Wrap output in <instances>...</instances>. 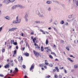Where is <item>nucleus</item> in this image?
Returning a JSON list of instances; mask_svg holds the SVG:
<instances>
[{
    "mask_svg": "<svg viewBox=\"0 0 78 78\" xmlns=\"http://www.w3.org/2000/svg\"><path fill=\"white\" fill-rule=\"evenodd\" d=\"M31 34H34V32H31Z\"/></svg>",
    "mask_w": 78,
    "mask_h": 78,
    "instance_id": "6e6d98bb",
    "label": "nucleus"
},
{
    "mask_svg": "<svg viewBox=\"0 0 78 78\" xmlns=\"http://www.w3.org/2000/svg\"><path fill=\"white\" fill-rule=\"evenodd\" d=\"M22 61H23V57H22V56H21L20 58V61L22 62Z\"/></svg>",
    "mask_w": 78,
    "mask_h": 78,
    "instance_id": "bb28decb",
    "label": "nucleus"
},
{
    "mask_svg": "<svg viewBox=\"0 0 78 78\" xmlns=\"http://www.w3.org/2000/svg\"><path fill=\"white\" fill-rule=\"evenodd\" d=\"M27 17H28V15H26L24 17V18H25V19H26V18H27Z\"/></svg>",
    "mask_w": 78,
    "mask_h": 78,
    "instance_id": "4c0bfd02",
    "label": "nucleus"
},
{
    "mask_svg": "<svg viewBox=\"0 0 78 78\" xmlns=\"http://www.w3.org/2000/svg\"><path fill=\"white\" fill-rule=\"evenodd\" d=\"M12 70H10V73H12Z\"/></svg>",
    "mask_w": 78,
    "mask_h": 78,
    "instance_id": "052dcab7",
    "label": "nucleus"
},
{
    "mask_svg": "<svg viewBox=\"0 0 78 78\" xmlns=\"http://www.w3.org/2000/svg\"><path fill=\"white\" fill-rule=\"evenodd\" d=\"M16 21H14L13 23H19L21 22V19H19V16H17L16 18Z\"/></svg>",
    "mask_w": 78,
    "mask_h": 78,
    "instance_id": "f257e3e1",
    "label": "nucleus"
},
{
    "mask_svg": "<svg viewBox=\"0 0 78 78\" xmlns=\"http://www.w3.org/2000/svg\"><path fill=\"white\" fill-rule=\"evenodd\" d=\"M14 61L16 62V63H17V61L16 59L14 60Z\"/></svg>",
    "mask_w": 78,
    "mask_h": 78,
    "instance_id": "09e8293b",
    "label": "nucleus"
},
{
    "mask_svg": "<svg viewBox=\"0 0 78 78\" xmlns=\"http://www.w3.org/2000/svg\"><path fill=\"white\" fill-rule=\"evenodd\" d=\"M17 27H13L11 28H10L9 29V31H15V30H17Z\"/></svg>",
    "mask_w": 78,
    "mask_h": 78,
    "instance_id": "20e7f679",
    "label": "nucleus"
},
{
    "mask_svg": "<svg viewBox=\"0 0 78 78\" xmlns=\"http://www.w3.org/2000/svg\"><path fill=\"white\" fill-rule=\"evenodd\" d=\"M48 47H47L44 48V49H45V50L48 49Z\"/></svg>",
    "mask_w": 78,
    "mask_h": 78,
    "instance_id": "de8ad7c7",
    "label": "nucleus"
},
{
    "mask_svg": "<svg viewBox=\"0 0 78 78\" xmlns=\"http://www.w3.org/2000/svg\"><path fill=\"white\" fill-rule=\"evenodd\" d=\"M34 69V64L33 63L31 66L30 68V70L31 71V70H32Z\"/></svg>",
    "mask_w": 78,
    "mask_h": 78,
    "instance_id": "423d86ee",
    "label": "nucleus"
},
{
    "mask_svg": "<svg viewBox=\"0 0 78 78\" xmlns=\"http://www.w3.org/2000/svg\"><path fill=\"white\" fill-rule=\"evenodd\" d=\"M23 41L22 40L20 42V44H23Z\"/></svg>",
    "mask_w": 78,
    "mask_h": 78,
    "instance_id": "7c9ffc66",
    "label": "nucleus"
},
{
    "mask_svg": "<svg viewBox=\"0 0 78 78\" xmlns=\"http://www.w3.org/2000/svg\"><path fill=\"white\" fill-rule=\"evenodd\" d=\"M46 51L47 52H49V51H51V49H49L47 50Z\"/></svg>",
    "mask_w": 78,
    "mask_h": 78,
    "instance_id": "a878e982",
    "label": "nucleus"
},
{
    "mask_svg": "<svg viewBox=\"0 0 78 78\" xmlns=\"http://www.w3.org/2000/svg\"><path fill=\"white\" fill-rule=\"evenodd\" d=\"M45 65H46V66H48L49 64V63H48L47 62H45Z\"/></svg>",
    "mask_w": 78,
    "mask_h": 78,
    "instance_id": "473e14b6",
    "label": "nucleus"
},
{
    "mask_svg": "<svg viewBox=\"0 0 78 78\" xmlns=\"http://www.w3.org/2000/svg\"><path fill=\"white\" fill-rule=\"evenodd\" d=\"M60 42H61L62 43H64V41L62 40H61L60 41Z\"/></svg>",
    "mask_w": 78,
    "mask_h": 78,
    "instance_id": "37998d69",
    "label": "nucleus"
},
{
    "mask_svg": "<svg viewBox=\"0 0 78 78\" xmlns=\"http://www.w3.org/2000/svg\"><path fill=\"white\" fill-rule=\"evenodd\" d=\"M25 47H24L23 48H22V51H24V50H25Z\"/></svg>",
    "mask_w": 78,
    "mask_h": 78,
    "instance_id": "f704fd0d",
    "label": "nucleus"
},
{
    "mask_svg": "<svg viewBox=\"0 0 78 78\" xmlns=\"http://www.w3.org/2000/svg\"><path fill=\"white\" fill-rule=\"evenodd\" d=\"M28 19L27 18H26V21L28 22Z\"/></svg>",
    "mask_w": 78,
    "mask_h": 78,
    "instance_id": "864d4df0",
    "label": "nucleus"
},
{
    "mask_svg": "<svg viewBox=\"0 0 78 78\" xmlns=\"http://www.w3.org/2000/svg\"><path fill=\"white\" fill-rule=\"evenodd\" d=\"M10 42H11V44H12V42H13L12 40H11Z\"/></svg>",
    "mask_w": 78,
    "mask_h": 78,
    "instance_id": "5fc2aeb1",
    "label": "nucleus"
},
{
    "mask_svg": "<svg viewBox=\"0 0 78 78\" xmlns=\"http://www.w3.org/2000/svg\"><path fill=\"white\" fill-rule=\"evenodd\" d=\"M64 71L65 73H67V70H66L65 69H64Z\"/></svg>",
    "mask_w": 78,
    "mask_h": 78,
    "instance_id": "58836bf2",
    "label": "nucleus"
},
{
    "mask_svg": "<svg viewBox=\"0 0 78 78\" xmlns=\"http://www.w3.org/2000/svg\"><path fill=\"white\" fill-rule=\"evenodd\" d=\"M22 36H23V34L22 33L21 34Z\"/></svg>",
    "mask_w": 78,
    "mask_h": 78,
    "instance_id": "774afa93",
    "label": "nucleus"
},
{
    "mask_svg": "<svg viewBox=\"0 0 78 78\" xmlns=\"http://www.w3.org/2000/svg\"><path fill=\"white\" fill-rule=\"evenodd\" d=\"M50 77V76L49 75V76H46V77L47 78H49Z\"/></svg>",
    "mask_w": 78,
    "mask_h": 78,
    "instance_id": "c03bdc74",
    "label": "nucleus"
},
{
    "mask_svg": "<svg viewBox=\"0 0 78 78\" xmlns=\"http://www.w3.org/2000/svg\"><path fill=\"white\" fill-rule=\"evenodd\" d=\"M55 69H56L57 70V72H59V69H58V67H55Z\"/></svg>",
    "mask_w": 78,
    "mask_h": 78,
    "instance_id": "4468645a",
    "label": "nucleus"
},
{
    "mask_svg": "<svg viewBox=\"0 0 78 78\" xmlns=\"http://www.w3.org/2000/svg\"><path fill=\"white\" fill-rule=\"evenodd\" d=\"M51 55H55V57H56V54H55V52H52L51 53Z\"/></svg>",
    "mask_w": 78,
    "mask_h": 78,
    "instance_id": "f3484780",
    "label": "nucleus"
},
{
    "mask_svg": "<svg viewBox=\"0 0 78 78\" xmlns=\"http://www.w3.org/2000/svg\"><path fill=\"white\" fill-rule=\"evenodd\" d=\"M36 23H41V21H36Z\"/></svg>",
    "mask_w": 78,
    "mask_h": 78,
    "instance_id": "c85d7f7f",
    "label": "nucleus"
},
{
    "mask_svg": "<svg viewBox=\"0 0 78 78\" xmlns=\"http://www.w3.org/2000/svg\"><path fill=\"white\" fill-rule=\"evenodd\" d=\"M23 69H25L26 68V66L25 65H23Z\"/></svg>",
    "mask_w": 78,
    "mask_h": 78,
    "instance_id": "72a5a7b5",
    "label": "nucleus"
},
{
    "mask_svg": "<svg viewBox=\"0 0 78 78\" xmlns=\"http://www.w3.org/2000/svg\"><path fill=\"white\" fill-rule=\"evenodd\" d=\"M78 65H75L74 66V68H78Z\"/></svg>",
    "mask_w": 78,
    "mask_h": 78,
    "instance_id": "393cba45",
    "label": "nucleus"
},
{
    "mask_svg": "<svg viewBox=\"0 0 78 78\" xmlns=\"http://www.w3.org/2000/svg\"><path fill=\"white\" fill-rule=\"evenodd\" d=\"M5 18L7 20H10V17L8 16H6Z\"/></svg>",
    "mask_w": 78,
    "mask_h": 78,
    "instance_id": "ddd939ff",
    "label": "nucleus"
},
{
    "mask_svg": "<svg viewBox=\"0 0 78 78\" xmlns=\"http://www.w3.org/2000/svg\"><path fill=\"white\" fill-rule=\"evenodd\" d=\"M24 56H29V53H24Z\"/></svg>",
    "mask_w": 78,
    "mask_h": 78,
    "instance_id": "9b49d317",
    "label": "nucleus"
},
{
    "mask_svg": "<svg viewBox=\"0 0 78 78\" xmlns=\"http://www.w3.org/2000/svg\"><path fill=\"white\" fill-rule=\"evenodd\" d=\"M44 50V47L42 46H41V51H43Z\"/></svg>",
    "mask_w": 78,
    "mask_h": 78,
    "instance_id": "dca6fc26",
    "label": "nucleus"
},
{
    "mask_svg": "<svg viewBox=\"0 0 78 78\" xmlns=\"http://www.w3.org/2000/svg\"><path fill=\"white\" fill-rule=\"evenodd\" d=\"M13 44L15 45H17V42H15L13 43Z\"/></svg>",
    "mask_w": 78,
    "mask_h": 78,
    "instance_id": "cd10ccee",
    "label": "nucleus"
},
{
    "mask_svg": "<svg viewBox=\"0 0 78 78\" xmlns=\"http://www.w3.org/2000/svg\"><path fill=\"white\" fill-rule=\"evenodd\" d=\"M4 68H5V69H7V68H9V64H6L4 66Z\"/></svg>",
    "mask_w": 78,
    "mask_h": 78,
    "instance_id": "1a4fd4ad",
    "label": "nucleus"
},
{
    "mask_svg": "<svg viewBox=\"0 0 78 78\" xmlns=\"http://www.w3.org/2000/svg\"><path fill=\"white\" fill-rule=\"evenodd\" d=\"M0 76H1V77H3L4 76L2 74H0Z\"/></svg>",
    "mask_w": 78,
    "mask_h": 78,
    "instance_id": "79ce46f5",
    "label": "nucleus"
},
{
    "mask_svg": "<svg viewBox=\"0 0 78 78\" xmlns=\"http://www.w3.org/2000/svg\"><path fill=\"white\" fill-rule=\"evenodd\" d=\"M49 67H52L53 66V64L51 63L49 64Z\"/></svg>",
    "mask_w": 78,
    "mask_h": 78,
    "instance_id": "5701e85b",
    "label": "nucleus"
},
{
    "mask_svg": "<svg viewBox=\"0 0 78 78\" xmlns=\"http://www.w3.org/2000/svg\"><path fill=\"white\" fill-rule=\"evenodd\" d=\"M68 59L69 60V61H70V62H73V60H72L70 58H68Z\"/></svg>",
    "mask_w": 78,
    "mask_h": 78,
    "instance_id": "2eb2a0df",
    "label": "nucleus"
},
{
    "mask_svg": "<svg viewBox=\"0 0 78 78\" xmlns=\"http://www.w3.org/2000/svg\"><path fill=\"white\" fill-rule=\"evenodd\" d=\"M39 66L40 67H42L44 66V63L40 64L39 65Z\"/></svg>",
    "mask_w": 78,
    "mask_h": 78,
    "instance_id": "f8f14e48",
    "label": "nucleus"
},
{
    "mask_svg": "<svg viewBox=\"0 0 78 78\" xmlns=\"http://www.w3.org/2000/svg\"><path fill=\"white\" fill-rule=\"evenodd\" d=\"M39 17H44V16H43V15H40V16H39Z\"/></svg>",
    "mask_w": 78,
    "mask_h": 78,
    "instance_id": "ea45409f",
    "label": "nucleus"
},
{
    "mask_svg": "<svg viewBox=\"0 0 78 78\" xmlns=\"http://www.w3.org/2000/svg\"><path fill=\"white\" fill-rule=\"evenodd\" d=\"M48 39H47L46 41V45H48Z\"/></svg>",
    "mask_w": 78,
    "mask_h": 78,
    "instance_id": "6ab92c4d",
    "label": "nucleus"
},
{
    "mask_svg": "<svg viewBox=\"0 0 78 78\" xmlns=\"http://www.w3.org/2000/svg\"><path fill=\"white\" fill-rule=\"evenodd\" d=\"M66 48V50H68V51H69V50H70V49H69V47H67Z\"/></svg>",
    "mask_w": 78,
    "mask_h": 78,
    "instance_id": "c756f323",
    "label": "nucleus"
},
{
    "mask_svg": "<svg viewBox=\"0 0 78 78\" xmlns=\"http://www.w3.org/2000/svg\"><path fill=\"white\" fill-rule=\"evenodd\" d=\"M17 7H20L21 8H22V5H16L12 7V9H16V8H17Z\"/></svg>",
    "mask_w": 78,
    "mask_h": 78,
    "instance_id": "7ed1b4c3",
    "label": "nucleus"
},
{
    "mask_svg": "<svg viewBox=\"0 0 78 78\" xmlns=\"http://www.w3.org/2000/svg\"><path fill=\"white\" fill-rule=\"evenodd\" d=\"M9 2V3H10V2H14V0H8Z\"/></svg>",
    "mask_w": 78,
    "mask_h": 78,
    "instance_id": "412c9836",
    "label": "nucleus"
},
{
    "mask_svg": "<svg viewBox=\"0 0 78 78\" xmlns=\"http://www.w3.org/2000/svg\"><path fill=\"white\" fill-rule=\"evenodd\" d=\"M11 48H12V46H9V48L10 49H11Z\"/></svg>",
    "mask_w": 78,
    "mask_h": 78,
    "instance_id": "bf43d9fd",
    "label": "nucleus"
},
{
    "mask_svg": "<svg viewBox=\"0 0 78 78\" xmlns=\"http://www.w3.org/2000/svg\"><path fill=\"white\" fill-rule=\"evenodd\" d=\"M54 77L56 78H58V75L56 74H55L54 75Z\"/></svg>",
    "mask_w": 78,
    "mask_h": 78,
    "instance_id": "2f4dec72",
    "label": "nucleus"
},
{
    "mask_svg": "<svg viewBox=\"0 0 78 78\" xmlns=\"http://www.w3.org/2000/svg\"><path fill=\"white\" fill-rule=\"evenodd\" d=\"M15 70L13 72V73H14V74H16V72H19V69L17 68L16 67L15 68Z\"/></svg>",
    "mask_w": 78,
    "mask_h": 78,
    "instance_id": "0eeeda50",
    "label": "nucleus"
},
{
    "mask_svg": "<svg viewBox=\"0 0 78 78\" xmlns=\"http://www.w3.org/2000/svg\"><path fill=\"white\" fill-rule=\"evenodd\" d=\"M40 31H41V32H42V33H44V30H40Z\"/></svg>",
    "mask_w": 78,
    "mask_h": 78,
    "instance_id": "8fccbe9b",
    "label": "nucleus"
},
{
    "mask_svg": "<svg viewBox=\"0 0 78 78\" xmlns=\"http://www.w3.org/2000/svg\"><path fill=\"white\" fill-rule=\"evenodd\" d=\"M11 65L12 66H14V62L12 63L11 64Z\"/></svg>",
    "mask_w": 78,
    "mask_h": 78,
    "instance_id": "49530a36",
    "label": "nucleus"
},
{
    "mask_svg": "<svg viewBox=\"0 0 78 78\" xmlns=\"http://www.w3.org/2000/svg\"><path fill=\"white\" fill-rule=\"evenodd\" d=\"M46 3H47V4H51V2L48 1Z\"/></svg>",
    "mask_w": 78,
    "mask_h": 78,
    "instance_id": "a211bd4d",
    "label": "nucleus"
},
{
    "mask_svg": "<svg viewBox=\"0 0 78 78\" xmlns=\"http://www.w3.org/2000/svg\"><path fill=\"white\" fill-rule=\"evenodd\" d=\"M60 69L61 70H62V69H64V67H62L60 68Z\"/></svg>",
    "mask_w": 78,
    "mask_h": 78,
    "instance_id": "13d9d810",
    "label": "nucleus"
},
{
    "mask_svg": "<svg viewBox=\"0 0 78 78\" xmlns=\"http://www.w3.org/2000/svg\"><path fill=\"white\" fill-rule=\"evenodd\" d=\"M2 53H4V52L5 51V49L3 48L2 49Z\"/></svg>",
    "mask_w": 78,
    "mask_h": 78,
    "instance_id": "aec40b11",
    "label": "nucleus"
},
{
    "mask_svg": "<svg viewBox=\"0 0 78 78\" xmlns=\"http://www.w3.org/2000/svg\"><path fill=\"white\" fill-rule=\"evenodd\" d=\"M49 58H51V59H53V56H52V55H50L49 56Z\"/></svg>",
    "mask_w": 78,
    "mask_h": 78,
    "instance_id": "4be33fe9",
    "label": "nucleus"
},
{
    "mask_svg": "<svg viewBox=\"0 0 78 78\" xmlns=\"http://www.w3.org/2000/svg\"><path fill=\"white\" fill-rule=\"evenodd\" d=\"M56 45H55V44H54V48H56Z\"/></svg>",
    "mask_w": 78,
    "mask_h": 78,
    "instance_id": "4d7b16f0",
    "label": "nucleus"
},
{
    "mask_svg": "<svg viewBox=\"0 0 78 78\" xmlns=\"http://www.w3.org/2000/svg\"><path fill=\"white\" fill-rule=\"evenodd\" d=\"M73 2H76V0H73Z\"/></svg>",
    "mask_w": 78,
    "mask_h": 78,
    "instance_id": "680f3d73",
    "label": "nucleus"
},
{
    "mask_svg": "<svg viewBox=\"0 0 78 78\" xmlns=\"http://www.w3.org/2000/svg\"><path fill=\"white\" fill-rule=\"evenodd\" d=\"M3 3H5V4H8V3H9V1H8V0H4L3 2Z\"/></svg>",
    "mask_w": 78,
    "mask_h": 78,
    "instance_id": "6e6552de",
    "label": "nucleus"
},
{
    "mask_svg": "<svg viewBox=\"0 0 78 78\" xmlns=\"http://www.w3.org/2000/svg\"><path fill=\"white\" fill-rule=\"evenodd\" d=\"M44 67L45 69H47V67L46 65L44 66Z\"/></svg>",
    "mask_w": 78,
    "mask_h": 78,
    "instance_id": "e433bc0d",
    "label": "nucleus"
},
{
    "mask_svg": "<svg viewBox=\"0 0 78 78\" xmlns=\"http://www.w3.org/2000/svg\"><path fill=\"white\" fill-rule=\"evenodd\" d=\"M2 27H1L0 28V32L2 31Z\"/></svg>",
    "mask_w": 78,
    "mask_h": 78,
    "instance_id": "a19ab883",
    "label": "nucleus"
},
{
    "mask_svg": "<svg viewBox=\"0 0 78 78\" xmlns=\"http://www.w3.org/2000/svg\"><path fill=\"white\" fill-rule=\"evenodd\" d=\"M41 69L42 70H44V68L42 67V68H41Z\"/></svg>",
    "mask_w": 78,
    "mask_h": 78,
    "instance_id": "e2e57ef3",
    "label": "nucleus"
},
{
    "mask_svg": "<svg viewBox=\"0 0 78 78\" xmlns=\"http://www.w3.org/2000/svg\"><path fill=\"white\" fill-rule=\"evenodd\" d=\"M76 5L78 6V1H77L76 2Z\"/></svg>",
    "mask_w": 78,
    "mask_h": 78,
    "instance_id": "a18cd8bd",
    "label": "nucleus"
},
{
    "mask_svg": "<svg viewBox=\"0 0 78 78\" xmlns=\"http://www.w3.org/2000/svg\"><path fill=\"white\" fill-rule=\"evenodd\" d=\"M55 61H59V60L58 59H57L56 58L55 59Z\"/></svg>",
    "mask_w": 78,
    "mask_h": 78,
    "instance_id": "0e129e2a",
    "label": "nucleus"
},
{
    "mask_svg": "<svg viewBox=\"0 0 78 78\" xmlns=\"http://www.w3.org/2000/svg\"><path fill=\"white\" fill-rule=\"evenodd\" d=\"M11 62H13V60H11L10 61Z\"/></svg>",
    "mask_w": 78,
    "mask_h": 78,
    "instance_id": "338daca9",
    "label": "nucleus"
},
{
    "mask_svg": "<svg viewBox=\"0 0 78 78\" xmlns=\"http://www.w3.org/2000/svg\"><path fill=\"white\" fill-rule=\"evenodd\" d=\"M33 41L34 43V45H35V46H37L36 48H38V49H40V47L38 46V44H36V43L35 42V41H36V38L35 37H34V38L33 39Z\"/></svg>",
    "mask_w": 78,
    "mask_h": 78,
    "instance_id": "f03ea898",
    "label": "nucleus"
},
{
    "mask_svg": "<svg viewBox=\"0 0 78 78\" xmlns=\"http://www.w3.org/2000/svg\"><path fill=\"white\" fill-rule=\"evenodd\" d=\"M13 55L12 57H14V55L16 54V53H17V50H15L13 51Z\"/></svg>",
    "mask_w": 78,
    "mask_h": 78,
    "instance_id": "9d476101",
    "label": "nucleus"
},
{
    "mask_svg": "<svg viewBox=\"0 0 78 78\" xmlns=\"http://www.w3.org/2000/svg\"><path fill=\"white\" fill-rule=\"evenodd\" d=\"M53 72H56V69H53Z\"/></svg>",
    "mask_w": 78,
    "mask_h": 78,
    "instance_id": "603ef678",
    "label": "nucleus"
},
{
    "mask_svg": "<svg viewBox=\"0 0 78 78\" xmlns=\"http://www.w3.org/2000/svg\"><path fill=\"white\" fill-rule=\"evenodd\" d=\"M60 23H61L62 25V24H64V22L63 20H62L60 22Z\"/></svg>",
    "mask_w": 78,
    "mask_h": 78,
    "instance_id": "b1692460",
    "label": "nucleus"
},
{
    "mask_svg": "<svg viewBox=\"0 0 78 78\" xmlns=\"http://www.w3.org/2000/svg\"><path fill=\"white\" fill-rule=\"evenodd\" d=\"M68 18L69 19H70V18H72V15H69L68 16Z\"/></svg>",
    "mask_w": 78,
    "mask_h": 78,
    "instance_id": "c9c22d12",
    "label": "nucleus"
},
{
    "mask_svg": "<svg viewBox=\"0 0 78 78\" xmlns=\"http://www.w3.org/2000/svg\"><path fill=\"white\" fill-rule=\"evenodd\" d=\"M48 11H50L51 10V9H50V8H49L48 9Z\"/></svg>",
    "mask_w": 78,
    "mask_h": 78,
    "instance_id": "69168bd1",
    "label": "nucleus"
},
{
    "mask_svg": "<svg viewBox=\"0 0 78 78\" xmlns=\"http://www.w3.org/2000/svg\"><path fill=\"white\" fill-rule=\"evenodd\" d=\"M16 49H18V48H19V47H18V46H16Z\"/></svg>",
    "mask_w": 78,
    "mask_h": 78,
    "instance_id": "3c124183",
    "label": "nucleus"
},
{
    "mask_svg": "<svg viewBox=\"0 0 78 78\" xmlns=\"http://www.w3.org/2000/svg\"><path fill=\"white\" fill-rule=\"evenodd\" d=\"M34 53V55H35L36 56H37L38 57V56H39V53L36 52L34 50L33 51Z\"/></svg>",
    "mask_w": 78,
    "mask_h": 78,
    "instance_id": "39448f33",
    "label": "nucleus"
}]
</instances>
